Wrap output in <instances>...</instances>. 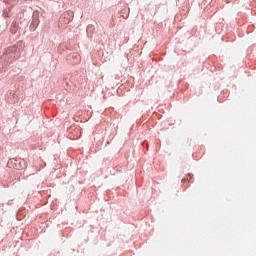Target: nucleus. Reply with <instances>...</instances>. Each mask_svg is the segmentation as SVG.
<instances>
[{
    "label": "nucleus",
    "instance_id": "1",
    "mask_svg": "<svg viewBox=\"0 0 256 256\" xmlns=\"http://www.w3.org/2000/svg\"><path fill=\"white\" fill-rule=\"evenodd\" d=\"M7 55H9V57H13V59H17L19 56L15 55V53L13 52H9Z\"/></svg>",
    "mask_w": 256,
    "mask_h": 256
}]
</instances>
